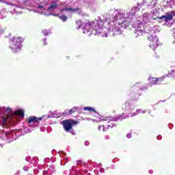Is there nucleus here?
Returning a JSON list of instances; mask_svg holds the SVG:
<instances>
[{
	"label": "nucleus",
	"mask_w": 175,
	"mask_h": 175,
	"mask_svg": "<svg viewBox=\"0 0 175 175\" xmlns=\"http://www.w3.org/2000/svg\"><path fill=\"white\" fill-rule=\"evenodd\" d=\"M77 29H80L81 27V21H77L75 23Z\"/></svg>",
	"instance_id": "17"
},
{
	"label": "nucleus",
	"mask_w": 175,
	"mask_h": 175,
	"mask_svg": "<svg viewBox=\"0 0 175 175\" xmlns=\"http://www.w3.org/2000/svg\"><path fill=\"white\" fill-rule=\"evenodd\" d=\"M39 121H42V118H36L35 116H31L28 119L29 124H32V122H39Z\"/></svg>",
	"instance_id": "9"
},
{
	"label": "nucleus",
	"mask_w": 175,
	"mask_h": 175,
	"mask_svg": "<svg viewBox=\"0 0 175 175\" xmlns=\"http://www.w3.org/2000/svg\"><path fill=\"white\" fill-rule=\"evenodd\" d=\"M17 116L19 117H24V110L18 109L14 112V116H12V121L11 124H16V121L17 120Z\"/></svg>",
	"instance_id": "6"
},
{
	"label": "nucleus",
	"mask_w": 175,
	"mask_h": 175,
	"mask_svg": "<svg viewBox=\"0 0 175 175\" xmlns=\"http://www.w3.org/2000/svg\"><path fill=\"white\" fill-rule=\"evenodd\" d=\"M94 35H96V33H94Z\"/></svg>",
	"instance_id": "29"
},
{
	"label": "nucleus",
	"mask_w": 175,
	"mask_h": 175,
	"mask_svg": "<svg viewBox=\"0 0 175 175\" xmlns=\"http://www.w3.org/2000/svg\"><path fill=\"white\" fill-rule=\"evenodd\" d=\"M77 109L78 108L77 107H74L70 110H66L64 111V114H65V116H70L71 114H73L74 113H76L77 111Z\"/></svg>",
	"instance_id": "11"
},
{
	"label": "nucleus",
	"mask_w": 175,
	"mask_h": 175,
	"mask_svg": "<svg viewBox=\"0 0 175 175\" xmlns=\"http://www.w3.org/2000/svg\"><path fill=\"white\" fill-rule=\"evenodd\" d=\"M42 46H47V40L46 38L42 40Z\"/></svg>",
	"instance_id": "18"
},
{
	"label": "nucleus",
	"mask_w": 175,
	"mask_h": 175,
	"mask_svg": "<svg viewBox=\"0 0 175 175\" xmlns=\"http://www.w3.org/2000/svg\"><path fill=\"white\" fill-rule=\"evenodd\" d=\"M38 9H42V10H43L44 7H43V5H38Z\"/></svg>",
	"instance_id": "22"
},
{
	"label": "nucleus",
	"mask_w": 175,
	"mask_h": 175,
	"mask_svg": "<svg viewBox=\"0 0 175 175\" xmlns=\"http://www.w3.org/2000/svg\"><path fill=\"white\" fill-rule=\"evenodd\" d=\"M170 15L172 16V17H173V16H175V10L174 11H172L170 12Z\"/></svg>",
	"instance_id": "23"
},
{
	"label": "nucleus",
	"mask_w": 175,
	"mask_h": 175,
	"mask_svg": "<svg viewBox=\"0 0 175 175\" xmlns=\"http://www.w3.org/2000/svg\"><path fill=\"white\" fill-rule=\"evenodd\" d=\"M102 36H105V38H107V33H104V35L103 34Z\"/></svg>",
	"instance_id": "24"
},
{
	"label": "nucleus",
	"mask_w": 175,
	"mask_h": 175,
	"mask_svg": "<svg viewBox=\"0 0 175 175\" xmlns=\"http://www.w3.org/2000/svg\"><path fill=\"white\" fill-rule=\"evenodd\" d=\"M54 16H59L58 14H54Z\"/></svg>",
	"instance_id": "27"
},
{
	"label": "nucleus",
	"mask_w": 175,
	"mask_h": 175,
	"mask_svg": "<svg viewBox=\"0 0 175 175\" xmlns=\"http://www.w3.org/2000/svg\"><path fill=\"white\" fill-rule=\"evenodd\" d=\"M147 39L150 41L149 47L152 50H155L159 46V38L157 36H153L152 35H150L147 37Z\"/></svg>",
	"instance_id": "4"
},
{
	"label": "nucleus",
	"mask_w": 175,
	"mask_h": 175,
	"mask_svg": "<svg viewBox=\"0 0 175 175\" xmlns=\"http://www.w3.org/2000/svg\"><path fill=\"white\" fill-rule=\"evenodd\" d=\"M125 105H129V103H126Z\"/></svg>",
	"instance_id": "28"
},
{
	"label": "nucleus",
	"mask_w": 175,
	"mask_h": 175,
	"mask_svg": "<svg viewBox=\"0 0 175 175\" xmlns=\"http://www.w3.org/2000/svg\"><path fill=\"white\" fill-rule=\"evenodd\" d=\"M24 42V38L20 36L13 37L10 40V49L12 50V53H19L21 51V43Z\"/></svg>",
	"instance_id": "1"
},
{
	"label": "nucleus",
	"mask_w": 175,
	"mask_h": 175,
	"mask_svg": "<svg viewBox=\"0 0 175 175\" xmlns=\"http://www.w3.org/2000/svg\"><path fill=\"white\" fill-rule=\"evenodd\" d=\"M164 78L163 77H159V78H155V77H150L149 78V84L151 85H157L158 84H161L162 81H163Z\"/></svg>",
	"instance_id": "7"
},
{
	"label": "nucleus",
	"mask_w": 175,
	"mask_h": 175,
	"mask_svg": "<svg viewBox=\"0 0 175 175\" xmlns=\"http://www.w3.org/2000/svg\"><path fill=\"white\" fill-rule=\"evenodd\" d=\"M163 18H164L165 23H169V21H172V20H173V16L170 14L163 15L161 17H159V16L156 17L154 20H163Z\"/></svg>",
	"instance_id": "8"
},
{
	"label": "nucleus",
	"mask_w": 175,
	"mask_h": 175,
	"mask_svg": "<svg viewBox=\"0 0 175 175\" xmlns=\"http://www.w3.org/2000/svg\"><path fill=\"white\" fill-rule=\"evenodd\" d=\"M5 114L3 118L2 126H5V125H8L9 124H12L13 121L14 113H12V109L10 107H8L5 110Z\"/></svg>",
	"instance_id": "3"
},
{
	"label": "nucleus",
	"mask_w": 175,
	"mask_h": 175,
	"mask_svg": "<svg viewBox=\"0 0 175 175\" xmlns=\"http://www.w3.org/2000/svg\"><path fill=\"white\" fill-rule=\"evenodd\" d=\"M83 110H85V111H94L95 113H96V111H95V109L91 107H85L83 108Z\"/></svg>",
	"instance_id": "14"
},
{
	"label": "nucleus",
	"mask_w": 175,
	"mask_h": 175,
	"mask_svg": "<svg viewBox=\"0 0 175 175\" xmlns=\"http://www.w3.org/2000/svg\"><path fill=\"white\" fill-rule=\"evenodd\" d=\"M80 10V8H64L61 10L62 12L66 11V12H71L72 13H75V12H79Z\"/></svg>",
	"instance_id": "13"
},
{
	"label": "nucleus",
	"mask_w": 175,
	"mask_h": 175,
	"mask_svg": "<svg viewBox=\"0 0 175 175\" xmlns=\"http://www.w3.org/2000/svg\"><path fill=\"white\" fill-rule=\"evenodd\" d=\"M58 4L57 3H55L53 4H51L48 10H53V9H55V8H57Z\"/></svg>",
	"instance_id": "15"
},
{
	"label": "nucleus",
	"mask_w": 175,
	"mask_h": 175,
	"mask_svg": "<svg viewBox=\"0 0 175 175\" xmlns=\"http://www.w3.org/2000/svg\"><path fill=\"white\" fill-rule=\"evenodd\" d=\"M77 122L72 120H65L62 122L63 128L66 132H69L72 128H73V125H76Z\"/></svg>",
	"instance_id": "5"
},
{
	"label": "nucleus",
	"mask_w": 175,
	"mask_h": 175,
	"mask_svg": "<svg viewBox=\"0 0 175 175\" xmlns=\"http://www.w3.org/2000/svg\"><path fill=\"white\" fill-rule=\"evenodd\" d=\"M119 25H122L124 28H128L130 25L129 19H124L122 22H119Z\"/></svg>",
	"instance_id": "10"
},
{
	"label": "nucleus",
	"mask_w": 175,
	"mask_h": 175,
	"mask_svg": "<svg viewBox=\"0 0 175 175\" xmlns=\"http://www.w3.org/2000/svg\"><path fill=\"white\" fill-rule=\"evenodd\" d=\"M126 137H127L128 139H131V137H132V134L128 133V134L126 135Z\"/></svg>",
	"instance_id": "20"
},
{
	"label": "nucleus",
	"mask_w": 175,
	"mask_h": 175,
	"mask_svg": "<svg viewBox=\"0 0 175 175\" xmlns=\"http://www.w3.org/2000/svg\"><path fill=\"white\" fill-rule=\"evenodd\" d=\"M59 18H60V20H62L64 23H65V21H67L68 20V16L65 15H62V16H59Z\"/></svg>",
	"instance_id": "16"
},
{
	"label": "nucleus",
	"mask_w": 175,
	"mask_h": 175,
	"mask_svg": "<svg viewBox=\"0 0 175 175\" xmlns=\"http://www.w3.org/2000/svg\"><path fill=\"white\" fill-rule=\"evenodd\" d=\"M110 127L113 128V126H110V125L108 124V128H110Z\"/></svg>",
	"instance_id": "25"
},
{
	"label": "nucleus",
	"mask_w": 175,
	"mask_h": 175,
	"mask_svg": "<svg viewBox=\"0 0 175 175\" xmlns=\"http://www.w3.org/2000/svg\"><path fill=\"white\" fill-rule=\"evenodd\" d=\"M43 34L45 36H47V35H49V31H47V29H44L43 31Z\"/></svg>",
	"instance_id": "19"
},
{
	"label": "nucleus",
	"mask_w": 175,
	"mask_h": 175,
	"mask_svg": "<svg viewBox=\"0 0 175 175\" xmlns=\"http://www.w3.org/2000/svg\"><path fill=\"white\" fill-rule=\"evenodd\" d=\"M84 144H85V146H86V147H88V145L90 144V142L85 141V142H84Z\"/></svg>",
	"instance_id": "21"
},
{
	"label": "nucleus",
	"mask_w": 175,
	"mask_h": 175,
	"mask_svg": "<svg viewBox=\"0 0 175 175\" xmlns=\"http://www.w3.org/2000/svg\"><path fill=\"white\" fill-rule=\"evenodd\" d=\"M105 126L103 125L102 127H98V129L100 130V128H103Z\"/></svg>",
	"instance_id": "26"
},
{
	"label": "nucleus",
	"mask_w": 175,
	"mask_h": 175,
	"mask_svg": "<svg viewBox=\"0 0 175 175\" xmlns=\"http://www.w3.org/2000/svg\"><path fill=\"white\" fill-rule=\"evenodd\" d=\"M113 36H116L117 35H121V29H120V27L115 26L113 29Z\"/></svg>",
	"instance_id": "12"
},
{
	"label": "nucleus",
	"mask_w": 175,
	"mask_h": 175,
	"mask_svg": "<svg viewBox=\"0 0 175 175\" xmlns=\"http://www.w3.org/2000/svg\"><path fill=\"white\" fill-rule=\"evenodd\" d=\"M98 28H99V23H98V21H90L85 25L83 33H88L89 32H90L89 35H92V32H94V31H96ZM91 29H93V31Z\"/></svg>",
	"instance_id": "2"
}]
</instances>
